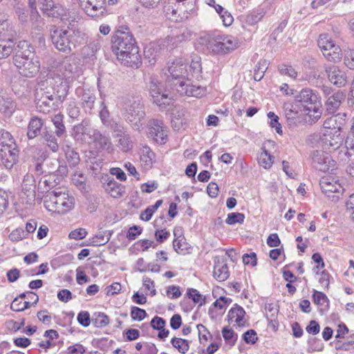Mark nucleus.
Returning a JSON list of instances; mask_svg holds the SVG:
<instances>
[{"mask_svg": "<svg viewBox=\"0 0 354 354\" xmlns=\"http://www.w3.org/2000/svg\"><path fill=\"white\" fill-rule=\"evenodd\" d=\"M15 12L17 17L19 21L24 26H27L29 24L28 17L29 14L27 12L26 6L17 7L14 8Z\"/></svg>", "mask_w": 354, "mask_h": 354, "instance_id": "46", "label": "nucleus"}, {"mask_svg": "<svg viewBox=\"0 0 354 354\" xmlns=\"http://www.w3.org/2000/svg\"><path fill=\"white\" fill-rule=\"evenodd\" d=\"M313 299L315 304L319 306L324 307L325 309H328L329 307V299L327 296L319 291L314 290L313 295Z\"/></svg>", "mask_w": 354, "mask_h": 354, "instance_id": "45", "label": "nucleus"}, {"mask_svg": "<svg viewBox=\"0 0 354 354\" xmlns=\"http://www.w3.org/2000/svg\"><path fill=\"white\" fill-rule=\"evenodd\" d=\"M202 71L199 61H192L189 65V72L192 77L198 78Z\"/></svg>", "mask_w": 354, "mask_h": 354, "instance_id": "60", "label": "nucleus"}, {"mask_svg": "<svg viewBox=\"0 0 354 354\" xmlns=\"http://www.w3.org/2000/svg\"><path fill=\"white\" fill-rule=\"evenodd\" d=\"M111 48L122 64L136 68L141 64L138 46H111Z\"/></svg>", "mask_w": 354, "mask_h": 354, "instance_id": "8", "label": "nucleus"}, {"mask_svg": "<svg viewBox=\"0 0 354 354\" xmlns=\"http://www.w3.org/2000/svg\"><path fill=\"white\" fill-rule=\"evenodd\" d=\"M109 241V237H106V233L104 231H100L91 239V245L93 246L103 245Z\"/></svg>", "mask_w": 354, "mask_h": 354, "instance_id": "48", "label": "nucleus"}, {"mask_svg": "<svg viewBox=\"0 0 354 354\" xmlns=\"http://www.w3.org/2000/svg\"><path fill=\"white\" fill-rule=\"evenodd\" d=\"M42 138L44 143L54 153L59 149V144L55 137V133L52 131H45L43 133Z\"/></svg>", "mask_w": 354, "mask_h": 354, "instance_id": "37", "label": "nucleus"}, {"mask_svg": "<svg viewBox=\"0 0 354 354\" xmlns=\"http://www.w3.org/2000/svg\"><path fill=\"white\" fill-rule=\"evenodd\" d=\"M166 293L167 296L170 299L179 298L182 295L180 287L174 285L168 286Z\"/></svg>", "mask_w": 354, "mask_h": 354, "instance_id": "61", "label": "nucleus"}, {"mask_svg": "<svg viewBox=\"0 0 354 354\" xmlns=\"http://www.w3.org/2000/svg\"><path fill=\"white\" fill-rule=\"evenodd\" d=\"M320 97L316 91L311 88H303L296 96V102L300 103L305 114L313 118V120H318L322 115Z\"/></svg>", "mask_w": 354, "mask_h": 354, "instance_id": "4", "label": "nucleus"}, {"mask_svg": "<svg viewBox=\"0 0 354 354\" xmlns=\"http://www.w3.org/2000/svg\"><path fill=\"white\" fill-rule=\"evenodd\" d=\"M50 165L55 166L49 168L48 174H55L57 176H64L68 173V168L66 165L61 164L58 159H50Z\"/></svg>", "mask_w": 354, "mask_h": 354, "instance_id": "40", "label": "nucleus"}, {"mask_svg": "<svg viewBox=\"0 0 354 354\" xmlns=\"http://www.w3.org/2000/svg\"><path fill=\"white\" fill-rule=\"evenodd\" d=\"M174 239L173 247L174 250L178 254H185L189 250V245L186 242L185 236L183 235V230L180 227H175L174 230Z\"/></svg>", "mask_w": 354, "mask_h": 354, "instance_id": "22", "label": "nucleus"}, {"mask_svg": "<svg viewBox=\"0 0 354 354\" xmlns=\"http://www.w3.org/2000/svg\"><path fill=\"white\" fill-rule=\"evenodd\" d=\"M319 185L322 192L326 194L339 192L341 187L340 185L330 176L322 177Z\"/></svg>", "mask_w": 354, "mask_h": 354, "instance_id": "32", "label": "nucleus"}, {"mask_svg": "<svg viewBox=\"0 0 354 354\" xmlns=\"http://www.w3.org/2000/svg\"><path fill=\"white\" fill-rule=\"evenodd\" d=\"M142 153L141 160L144 162L147 166L151 167L155 158L154 153L147 146L142 148Z\"/></svg>", "mask_w": 354, "mask_h": 354, "instance_id": "49", "label": "nucleus"}, {"mask_svg": "<svg viewBox=\"0 0 354 354\" xmlns=\"http://www.w3.org/2000/svg\"><path fill=\"white\" fill-rule=\"evenodd\" d=\"M331 134L332 133L328 135L326 142L330 147V150L337 151L338 152L341 149L340 147L344 141L343 137L339 131H335L333 135Z\"/></svg>", "mask_w": 354, "mask_h": 354, "instance_id": "34", "label": "nucleus"}, {"mask_svg": "<svg viewBox=\"0 0 354 354\" xmlns=\"http://www.w3.org/2000/svg\"><path fill=\"white\" fill-rule=\"evenodd\" d=\"M62 149L64 151L66 158L71 167H75L80 162V156L77 151L68 144L64 145Z\"/></svg>", "mask_w": 354, "mask_h": 354, "instance_id": "36", "label": "nucleus"}, {"mask_svg": "<svg viewBox=\"0 0 354 354\" xmlns=\"http://www.w3.org/2000/svg\"><path fill=\"white\" fill-rule=\"evenodd\" d=\"M112 43L114 44H136V40L127 27L121 26L115 30L112 37Z\"/></svg>", "mask_w": 354, "mask_h": 354, "instance_id": "20", "label": "nucleus"}, {"mask_svg": "<svg viewBox=\"0 0 354 354\" xmlns=\"http://www.w3.org/2000/svg\"><path fill=\"white\" fill-rule=\"evenodd\" d=\"M17 104L10 98L0 97V111L10 116L15 111Z\"/></svg>", "mask_w": 354, "mask_h": 354, "instance_id": "38", "label": "nucleus"}, {"mask_svg": "<svg viewBox=\"0 0 354 354\" xmlns=\"http://www.w3.org/2000/svg\"><path fill=\"white\" fill-rule=\"evenodd\" d=\"M106 0H84L81 6L87 15L95 17L104 13Z\"/></svg>", "mask_w": 354, "mask_h": 354, "instance_id": "17", "label": "nucleus"}, {"mask_svg": "<svg viewBox=\"0 0 354 354\" xmlns=\"http://www.w3.org/2000/svg\"><path fill=\"white\" fill-rule=\"evenodd\" d=\"M55 75L67 82L73 80L77 75L78 68L75 64L64 61L57 65L53 71Z\"/></svg>", "mask_w": 354, "mask_h": 354, "instance_id": "16", "label": "nucleus"}, {"mask_svg": "<svg viewBox=\"0 0 354 354\" xmlns=\"http://www.w3.org/2000/svg\"><path fill=\"white\" fill-rule=\"evenodd\" d=\"M346 121V114L345 113H339L327 118L324 122V127L326 129L339 131L340 133L342 129L345 125Z\"/></svg>", "mask_w": 354, "mask_h": 354, "instance_id": "23", "label": "nucleus"}, {"mask_svg": "<svg viewBox=\"0 0 354 354\" xmlns=\"http://www.w3.org/2000/svg\"><path fill=\"white\" fill-rule=\"evenodd\" d=\"M245 315V311L244 309L237 305L235 304L233 308H232L227 315L229 321H234L238 326H244L245 321L244 320V317Z\"/></svg>", "mask_w": 354, "mask_h": 354, "instance_id": "33", "label": "nucleus"}, {"mask_svg": "<svg viewBox=\"0 0 354 354\" xmlns=\"http://www.w3.org/2000/svg\"><path fill=\"white\" fill-rule=\"evenodd\" d=\"M171 344L182 354H185L189 349V343L185 339L174 337L171 340Z\"/></svg>", "mask_w": 354, "mask_h": 354, "instance_id": "43", "label": "nucleus"}, {"mask_svg": "<svg viewBox=\"0 0 354 354\" xmlns=\"http://www.w3.org/2000/svg\"><path fill=\"white\" fill-rule=\"evenodd\" d=\"M50 39L53 44H70L73 43L71 35L73 32L51 26L50 29Z\"/></svg>", "mask_w": 354, "mask_h": 354, "instance_id": "18", "label": "nucleus"}, {"mask_svg": "<svg viewBox=\"0 0 354 354\" xmlns=\"http://www.w3.org/2000/svg\"><path fill=\"white\" fill-rule=\"evenodd\" d=\"M89 141L90 142H94L97 147L102 149L109 150L112 148L110 138L106 135L102 134L97 129L93 131L92 139Z\"/></svg>", "mask_w": 354, "mask_h": 354, "instance_id": "29", "label": "nucleus"}, {"mask_svg": "<svg viewBox=\"0 0 354 354\" xmlns=\"http://www.w3.org/2000/svg\"><path fill=\"white\" fill-rule=\"evenodd\" d=\"M147 136L158 144H165L167 140V128L162 120L151 119L149 121Z\"/></svg>", "mask_w": 354, "mask_h": 354, "instance_id": "9", "label": "nucleus"}, {"mask_svg": "<svg viewBox=\"0 0 354 354\" xmlns=\"http://www.w3.org/2000/svg\"><path fill=\"white\" fill-rule=\"evenodd\" d=\"M231 302L232 299L230 298L220 297L214 302L213 306L216 308L223 310L225 309Z\"/></svg>", "mask_w": 354, "mask_h": 354, "instance_id": "62", "label": "nucleus"}, {"mask_svg": "<svg viewBox=\"0 0 354 354\" xmlns=\"http://www.w3.org/2000/svg\"><path fill=\"white\" fill-rule=\"evenodd\" d=\"M187 295L189 299H192L195 304H198L200 306L205 303V298L201 295L196 289L189 288L187 291Z\"/></svg>", "mask_w": 354, "mask_h": 354, "instance_id": "47", "label": "nucleus"}, {"mask_svg": "<svg viewBox=\"0 0 354 354\" xmlns=\"http://www.w3.org/2000/svg\"><path fill=\"white\" fill-rule=\"evenodd\" d=\"M236 46H207V50L212 55H223L236 49Z\"/></svg>", "mask_w": 354, "mask_h": 354, "instance_id": "41", "label": "nucleus"}, {"mask_svg": "<svg viewBox=\"0 0 354 354\" xmlns=\"http://www.w3.org/2000/svg\"><path fill=\"white\" fill-rule=\"evenodd\" d=\"M72 181L80 191L86 190V178L83 174H75L73 176Z\"/></svg>", "mask_w": 354, "mask_h": 354, "instance_id": "55", "label": "nucleus"}, {"mask_svg": "<svg viewBox=\"0 0 354 354\" xmlns=\"http://www.w3.org/2000/svg\"><path fill=\"white\" fill-rule=\"evenodd\" d=\"M115 136L118 138V147L124 152L132 149L133 140L130 135L124 130L122 126H118V129H114Z\"/></svg>", "mask_w": 354, "mask_h": 354, "instance_id": "21", "label": "nucleus"}, {"mask_svg": "<svg viewBox=\"0 0 354 354\" xmlns=\"http://www.w3.org/2000/svg\"><path fill=\"white\" fill-rule=\"evenodd\" d=\"M311 159L313 167L323 172L333 170L335 165V162L330 155L322 151H314L311 154Z\"/></svg>", "mask_w": 354, "mask_h": 354, "instance_id": "11", "label": "nucleus"}, {"mask_svg": "<svg viewBox=\"0 0 354 354\" xmlns=\"http://www.w3.org/2000/svg\"><path fill=\"white\" fill-rule=\"evenodd\" d=\"M352 156H354V116L349 122V130L344 140V147L338 151L337 158L339 161L346 162Z\"/></svg>", "mask_w": 354, "mask_h": 354, "instance_id": "10", "label": "nucleus"}, {"mask_svg": "<svg viewBox=\"0 0 354 354\" xmlns=\"http://www.w3.org/2000/svg\"><path fill=\"white\" fill-rule=\"evenodd\" d=\"M161 46H145L144 56L151 65L155 64L156 59L161 53Z\"/></svg>", "mask_w": 354, "mask_h": 354, "instance_id": "35", "label": "nucleus"}, {"mask_svg": "<svg viewBox=\"0 0 354 354\" xmlns=\"http://www.w3.org/2000/svg\"><path fill=\"white\" fill-rule=\"evenodd\" d=\"M77 319L78 323L84 326L87 327L91 324L90 314L87 311H81L78 313Z\"/></svg>", "mask_w": 354, "mask_h": 354, "instance_id": "59", "label": "nucleus"}, {"mask_svg": "<svg viewBox=\"0 0 354 354\" xmlns=\"http://www.w3.org/2000/svg\"><path fill=\"white\" fill-rule=\"evenodd\" d=\"M123 103L126 120L134 130L140 131L146 115L141 98L138 96H129L124 99Z\"/></svg>", "mask_w": 354, "mask_h": 354, "instance_id": "3", "label": "nucleus"}, {"mask_svg": "<svg viewBox=\"0 0 354 354\" xmlns=\"http://www.w3.org/2000/svg\"><path fill=\"white\" fill-rule=\"evenodd\" d=\"M93 324L97 328H103L109 324V317L104 313H95L91 319Z\"/></svg>", "mask_w": 354, "mask_h": 354, "instance_id": "44", "label": "nucleus"}, {"mask_svg": "<svg viewBox=\"0 0 354 354\" xmlns=\"http://www.w3.org/2000/svg\"><path fill=\"white\" fill-rule=\"evenodd\" d=\"M258 162L260 166L265 169H269L272 165V156L266 151L262 152L258 158Z\"/></svg>", "mask_w": 354, "mask_h": 354, "instance_id": "51", "label": "nucleus"}, {"mask_svg": "<svg viewBox=\"0 0 354 354\" xmlns=\"http://www.w3.org/2000/svg\"><path fill=\"white\" fill-rule=\"evenodd\" d=\"M268 117L270 119V125L272 128H274L277 133L281 135L283 133L282 127L279 122V117L272 111L268 113Z\"/></svg>", "mask_w": 354, "mask_h": 354, "instance_id": "54", "label": "nucleus"}, {"mask_svg": "<svg viewBox=\"0 0 354 354\" xmlns=\"http://www.w3.org/2000/svg\"><path fill=\"white\" fill-rule=\"evenodd\" d=\"M199 44H232V41L218 34L201 33Z\"/></svg>", "mask_w": 354, "mask_h": 354, "instance_id": "24", "label": "nucleus"}, {"mask_svg": "<svg viewBox=\"0 0 354 354\" xmlns=\"http://www.w3.org/2000/svg\"><path fill=\"white\" fill-rule=\"evenodd\" d=\"M39 6L42 13L48 17L60 19L67 25L68 28L74 26L75 18L59 3H55L53 0H39Z\"/></svg>", "mask_w": 354, "mask_h": 354, "instance_id": "5", "label": "nucleus"}, {"mask_svg": "<svg viewBox=\"0 0 354 354\" xmlns=\"http://www.w3.org/2000/svg\"><path fill=\"white\" fill-rule=\"evenodd\" d=\"M63 119L64 116L61 113L56 114L52 118V122L55 127V133L59 138L66 133V127Z\"/></svg>", "mask_w": 354, "mask_h": 354, "instance_id": "39", "label": "nucleus"}, {"mask_svg": "<svg viewBox=\"0 0 354 354\" xmlns=\"http://www.w3.org/2000/svg\"><path fill=\"white\" fill-rule=\"evenodd\" d=\"M344 98L345 95L341 91H338L328 97L325 103L326 112L328 114L335 113L344 100Z\"/></svg>", "mask_w": 354, "mask_h": 354, "instance_id": "26", "label": "nucleus"}, {"mask_svg": "<svg viewBox=\"0 0 354 354\" xmlns=\"http://www.w3.org/2000/svg\"><path fill=\"white\" fill-rule=\"evenodd\" d=\"M245 215L242 213L232 212L227 214L225 223L228 225H234L236 223L242 224L244 222Z\"/></svg>", "mask_w": 354, "mask_h": 354, "instance_id": "50", "label": "nucleus"}, {"mask_svg": "<svg viewBox=\"0 0 354 354\" xmlns=\"http://www.w3.org/2000/svg\"><path fill=\"white\" fill-rule=\"evenodd\" d=\"M149 93L153 101L161 109H164L169 104L170 100H173L177 93L173 90L166 81V86H164L156 78L151 77L149 83Z\"/></svg>", "mask_w": 354, "mask_h": 354, "instance_id": "7", "label": "nucleus"}, {"mask_svg": "<svg viewBox=\"0 0 354 354\" xmlns=\"http://www.w3.org/2000/svg\"><path fill=\"white\" fill-rule=\"evenodd\" d=\"M29 23L31 24L32 30H35L37 35V40L35 42H44V38L42 36V30L45 24L44 19L41 17L38 10L29 11Z\"/></svg>", "mask_w": 354, "mask_h": 354, "instance_id": "19", "label": "nucleus"}, {"mask_svg": "<svg viewBox=\"0 0 354 354\" xmlns=\"http://www.w3.org/2000/svg\"><path fill=\"white\" fill-rule=\"evenodd\" d=\"M35 179L32 174H27L24 176L21 184V198L27 204H32L36 196Z\"/></svg>", "mask_w": 354, "mask_h": 354, "instance_id": "13", "label": "nucleus"}, {"mask_svg": "<svg viewBox=\"0 0 354 354\" xmlns=\"http://www.w3.org/2000/svg\"><path fill=\"white\" fill-rule=\"evenodd\" d=\"M95 131V129L91 127L90 122L87 120H84L73 127L72 136L77 142L89 143V140L92 139V134Z\"/></svg>", "mask_w": 354, "mask_h": 354, "instance_id": "12", "label": "nucleus"}, {"mask_svg": "<svg viewBox=\"0 0 354 354\" xmlns=\"http://www.w3.org/2000/svg\"><path fill=\"white\" fill-rule=\"evenodd\" d=\"M167 82L168 85L180 95L196 97H202L205 94V87L193 85L189 79L187 64L181 58L168 63Z\"/></svg>", "mask_w": 354, "mask_h": 354, "instance_id": "1", "label": "nucleus"}, {"mask_svg": "<svg viewBox=\"0 0 354 354\" xmlns=\"http://www.w3.org/2000/svg\"><path fill=\"white\" fill-rule=\"evenodd\" d=\"M0 145L4 148L12 147V145L14 143L12 135L8 131L3 130L0 131Z\"/></svg>", "mask_w": 354, "mask_h": 354, "instance_id": "53", "label": "nucleus"}, {"mask_svg": "<svg viewBox=\"0 0 354 354\" xmlns=\"http://www.w3.org/2000/svg\"><path fill=\"white\" fill-rule=\"evenodd\" d=\"M81 104L83 109L87 111H91L94 108L96 100L95 94L93 91L90 89H81Z\"/></svg>", "mask_w": 354, "mask_h": 354, "instance_id": "31", "label": "nucleus"}, {"mask_svg": "<svg viewBox=\"0 0 354 354\" xmlns=\"http://www.w3.org/2000/svg\"><path fill=\"white\" fill-rule=\"evenodd\" d=\"M18 159V151L14 147L1 149V163L7 169H10L16 164Z\"/></svg>", "mask_w": 354, "mask_h": 354, "instance_id": "25", "label": "nucleus"}, {"mask_svg": "<svg viewBox=\"0 0 354 354\" xmlns=\"http://www.w3.org/2000/svg\"><path fill=\"white\" fill-rule=\"evenodd\" d=\"M243 340L248 344H254L258 339L257 334L255 330L250 329L244 333L243 335Z\"/></svg>", "mask_w": 354, "mask_h": 354, "instance_id": "63", "label": "nucleus"}, {"mask_svg": "<svg viewBox=\"0 0 354 354\" xmlns=\"http://www.w3.org/2000/svg\"><path fill=\"white\" fill-rule=\"evenodd\" d=\"M75 198L68 193L59 190L49 192L44 200V207L50 212L64 214L75 207Z\"/></svg>", "mask_w": 354, "mask_h": 354, "instance_id": "2", "label": "nucleus"}, {"mask_svg": "<svg viewBox=\"0 0 354 354\" xmlns=\"http://www.w3.org/2000/svg\"><path fill=\"white\" fill-rule=\"evenodd\" d=\"M321 51L324 56L330 62H338L342 57V50L340 46H322Z\"/></svg>", "mask_w": 354, "mask_h": 354, "instance_id": "28", "label": "nucleus"}, {"mask_svg": "<svg viewBox=\"0 0 354 354\" xmlns=\"http://www.w3.org/2000/svg\"><path fill=\"white\" fill-rule=\"evenodd\" d=\"M107 190L113 198H119L124 193V187L114 180H110L107 184Z\"/></svg>", "mask_w": 354, "mask_h": 354, "instance_id": "42", "label": "nucleus"}, {"mask_svg": "<svg viewBox=\"0 0 354 354\" xmlns=\"http://www.w3.org/2000/svg\"><path fill=\"white\" fill-rule=\"evenodd\" d=\"M328 75V80L331 84L337 86H344L347 83V76L346 72L338 66L331 65L326 66L325 68Z\"/></svg>", "mask_w": 354, "mask_h": 354, "instance_id": "15", "label": "nucleus"}, {"mask_svg": "<svg viewBox=\"0 0 354 354\" xmlns=\"http://www.w3.org/2000/svg\"><path fill=\"white\" fill-rule=\"evenodd\" d=\"M344 63L350 69L354 70V50L348 49L346 52Z\"/></svg>", "mask_w": 354, "mask_h": 354, "instance_id": "64", "label": "nucleus"}, {"mask_svg": "<svg viewBox=\"0 0 354 354\" xmlns=\"http://www.w3.org/2000/svg\"><path fill=\"white\" fill-rule=\"evenodd\" d=\"M131 317L134 321H142L147 315V312L139 307L132 306L131 308Z\"/></svg>", "mask_w": 354, "mask_h": 354, "instance_id": "52", "label": "nucleus"}, {"mask_svg": "<svg viewBox=\"0 0 354 354\" xmlns=\"http://www.w3.org/2000/svg\"><path fill=\"white\" fill-rule=\"evenodd\" d=\"M43 125L44 122L41 118L37 116L32 117L28 125L27 136L28 139L36 138L40 133Z\"/></svg>", "mask_w": 354, "mask_h": 354, "instance_id": "30", "label": "nucleus"}, {"mask_svg": "<svg viewBox=\"0 0 354 354\" xmlns=\"http://www.w3.org/2000/svg\"><path fill=\"white\" fill-rule=\"evenodd\" d=\"M27 237V232L21 227H18L13 230L9 235V238L12 241H19Z\"/></svg>", "mask_w": 354, "mask_h": 354, "instance_id": "58", "label": "nucleus"}, {"mask_svg": "<svg viewBox=\"0 0 354 354\" xmlns=\"http://www.w3.org/2000/svg\"><path fill=\"white\" fill-rule=\"evenodd\" d=\"M256 67L257 68L254 70V80L257 82H259L263 77L264 73L267 69L266 61H262L261 62L259 63V65Z\"/></svg>", "mask_w": 354, "mask_h": 354, "instance_id": "56", "label": "nucleus"}, {"mask_svg": "<svg viewBox=\"0 0 354 354\" xmlns=\"http://www.w3.org/2000/svg\"><path fill=\"white\" fill-rule=\"evenodd\" d=\"M230 276L227 265L223 259L215 261L214 277L218 281H225Z\"/></svg>", "mask_w": 354, "mask_h": 354, "instance_id": "27", "label": "nucleus"}, {"mask_svg": "<svg viewBox=\"0 0 354 354\" xmlns=\"http://www.w3.org/2000/svg\"><path fill=\"white\" fill-rule=\"evenodd\" d=\"M279 71L281 75H287L292 79H296L297 72L291 66L281 64L279 66Z\"/></svg>", "mask_w": 354, "mask_h": 354, "instance_id": "57", "label": "nucleus"}, {"mask_svg": "<svg viewBox=\"0 0 354 354\" xmlns=\"http://www.w3.org/2000/svg\"><path fill=\"white\" fill-rule=\"evenodd\" d=\"M283 108L286 122L290 128H295L306 122L305 112L299 111L296 106L292 104H286Z\"/></svg>", "mask_w": 354, "mask_h": 354, "instance_id": "14", "label": "nucleus"}, {"mask_svg": "<svg viewBox=\"0 0 354 354\" xmlns=\"http://www.w3.org/2000/svg\"><path fill=\"white\" fill-rule=\"evenodd\" d=\"M30 50L22 51L19 50L13 57L15 65L19 69V73L28 77L35 75L39 70L40 64L37 59H34Z\"/></svg>", "mask_w": 354, "mask_h": 354, "instance_id": "6", "label": "nucleus"}]
</instances>
